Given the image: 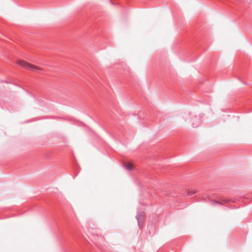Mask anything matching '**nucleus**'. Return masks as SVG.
<instances>
[{
  "mask_svg": "<svg viewBox=\"0 0 252 252\" xmlns=\"http://www.w3.org/2000/svg\"><path fill=\"white\" fill-rule=\"evenodd\" d=\"M18 64L24 68L29 69L36 72H40L41 70V69L39 67L34 65L31 64L24 61H18Z\"/></svg>",
  "mask_w": 252,
  "mask_h": 252,
  "instance_id": "obj_1",
  "label": "nucleus"
},
{
  "mask_svg": "<svg viewBox=\"0 0 252 252\" xmlns=\"http://www.w3.org/2000/svg\"><path fill=\"white\" fill-rule=\"evenodd\" d=\"M230 200L226 199H222L220 200V201H213V205H215L216 204H220V205H224L228 202H229Z\"/></svg>",
  "mask_w": 252,
  "mask_h": 252,
  "instance_id": "obj_2",
  "label": "nucleus"
},
{
  "mask_svg": "<svg viewBox=\"0 0 252 252\" xmlns=\"http://www.w3.org/2000/svg\"><path fill=\"white\" fill-rule=\"evenodd\" d=\"M125 167L129 171L132 170L133 169V165L131 163H127L125 164Z\"/></svg>",
  "mask_w": 252,
  "mask_h": 252,
  "instance_id": "obj_3",
  "label": "nucleus"
},
{
  "mask_svg": "<svg viewBox=\"0 0 252 252\" xmlns=\"http://www.w3.org/2000/svg\"><path fill=\"white\" fill-rule=\"evenodd\" d=\"M145 214L144 213H142L141 214H139L136 216V219L138 220V222H140V220H142L144 218Z\"/></svg>",
  "mask_w": 252,
  "mask_h": 252,
  "instance_id": "obj_4",
  "label": "nucleus"
},
{
  "mask_svg": "<svg viewBox=\"0 0 252 252\" xmlns=\"http://www.w3.org/2000/svg\"><path fill=\"white\" fill-rule=\"evenodd\" d=\"M195 193V191H193V190L189 191L188 192V195L191 196V195H192L193 194H194Z\"/></svg>",
  "mask_w": 252,
  "mask_h": 252,
  "instance_id": "obj_5",
  "label": "nucleus"
},
{
  "mask_svg": "<svg viewBox=\"0 0 252 252\" xmlns=\"http://www.w3.org/2000/svg\"><path fill=\"white\" fill-rule=\"evenodd\" d=\"M198 126L197 125L195 124L194 123H193V126L196 127Z\"/></svg>",
  "mask_w": 252,
  "mask_h": 252,
  "instance_id": "obj_6",
  "label": "nucleus"
}]
</instances>
